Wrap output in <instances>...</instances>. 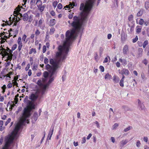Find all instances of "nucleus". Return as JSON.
Segmentation results:
<instances>
[{
	"label": "nucleus",
	"mask_w": 149,
	"mask_h": 149,
	"mask_svg": "<svg viewBox=\"0 0 149 149\" xmlns=\"http://www.w3.org/2000/svg\"><path fill=\"white\" fill-rule=\"evenodd\" d=\"M40 33V32L38 29H37L35 32V34H32L31 37H34L35 35L36 36H38Z\"/></svg>",
	"instance_id": "19"
},
{
	"label": "nucleus",
	"mask_w": 149,
	"mask_h": 149,
	"mask_svg": "<svg viewBox=\"0 0 149 149\" xmlns=\"http://www.w3.org/2000/svg\"><path fill=\"white\" fill-rule=\"evenodd\" d=\"M43 21L42 19H40L39 21V22H38L39 24L40 25H41Z\"/></svg>",
	"instance_id": "60"
},
{
	"label": "nucleus",
	"mask_w": 149,
	"mask_h": 149,
	"mask_svg": "<svg viewBox=\"0 0 149 149\" xmlns=\"http://www.w3.org/2000/svg\"><path fill=\"white\" fill-rule=\"evenodd\" d=\"M15 15V17H14L13 18V22H15V20H17V15Z\"/></svg>",
	"instance_id": "52"
},
{
	"label": "nucleus",
	"mask_w": 149,
	"mask_h": 149,
	"mask_svg": "<svg viewBox=\"0 0 149 149\" xmlns=\"http://www.w3.org/2000/svg\"><path fill=\"white\" fill-rule=\"evenodd\" d=\"M13 83V85L15 86H17L18 84L17 82L16 81L13 80L12 81Z\"/></svg>",
	"instance_id": "53"
},
{
	"label": "nucleus",
	"mask_w": 149,
	"mask_h": 149,
	"mask_svg": "<svg viewBox=\"0 0 149 149\" xmlns=\"http://www.w3.org/2000/svg\"><path fill=\"white\" fill-rule=\"evenodd\" d=\"M143 139L145 142H147L148 141V138L146 136H144L143 138Z\"/></svg>",
	"instance_id": "45"
},
{
	"label": "nucleus",
	"mask_w": 149,
	"mask_h": 149,
	"mask_svg": "<svg viewBox=\"0 0 149 149\" xmlns=\"http://www.w3.org/2000/svg\"><path fill=\"white\" fill-rule=\"evenodd\" d=\"M142 29V27L139 26H137L136 27V32L139 33L141 32Z\"/></svg>",
	"instance_id": "16"
},
{
	"label": "nucleus",
	"mask_w": 149,
	"mask_h": 149,
	"mask_svg": "<svg viewBox=\"0 0 149 149\" xmlns=\"http://www.w3.org/2000/svg\"><path fill=\"white\" fill-rule=\"evenodd\" d=\"M86 141V138L85 137H84L82 139L81 142L82 144H84L85 143Z\"/></svg>",
	"instance_id": "41"
},
{
	"label": "nucleus",
	"mask_w": 149,
	"mask_h": 149,
	"mask_svg": "<svg viewBox=\"0 0 149 149\" xmlns=\"http://www.w3.org/2000/svg\"><path fill=\"white\" fill-rule=\"evenodd\" d=\"M49 62V60L48 59L46 58H45L44 60V62L45 64H47Z\"/></svg>",
	"instance_id": "47"
},
{
	"label": "nucleus",
	"mask_w": 149,
	"mask_h": 149,
	"mask_svg": "<svg viewBox=\"0 0 149 149\" xmlns=\"http://www.w3.org/2000/svg\"><path fill=\"white\" fill-rule=\"evenodd\" d=\"M13 31V32H14V33H13L14 35L13 37H15L16 36V35L18 33V30L16 29L15 30H14Z\"/></svg>",
	"instance_id": "29"
},
{
	"label": "nucleus",
	"mask_w": 149,
	"mask_h": 149,
	"mask_svg": "<svg viewBox=\"0 0 149 149\" xmlns=\"http://www.w3.org/2000/svg\"><path fill=\"white\" fill-rule=\"evenodd\" d=\"M54 126H52L50 129L49 130V132L48 135L47 136V140L49 139V140H50L52 135L53 134L54 130Z\"/></svg>",
	"instance_id": "5"
},
{
	"label": "nucleus",
	"mask_w": 149,
	"mask_h": 149,
	"mask_svg": "<svg viewBox=\"0 0 149 149\" xmlns=\"http://www.w3.org/2000/svg\"><path fill=\"white\" fill-rule=\"evenodd\" d=\"M143 14V11L141 10L139 11L137 13V15L138 17L141 16Z\"/></svg>",
	"instance_id": "28"
},
{
	"label": "nucleus",
	"mask_w": 149,
	"mask_h": 149,
	"mask_svg": "<svg viewBox=\"0 0 149 149\" xmlns=\"http://www.w3.org/2000/svg\"><path fill=\"white\" fill-rule=\"evenodd\" d=\"M95 0H87L84 4L83 3L84 6V9L89 13L92 8Z\"/></svg>",
	"instance_id": "4"
},
{
	"label": "nucleus",
	"mask_w": 149,
	"mask_h": 149,
	"mask_svg": "<svg viewBox=\"0 0 149 149\" xmlns=\"http://www.w3.org/2000/svg\"><path fill=\"white\" fill-rule=\"evenodd\" d=\"M31 74H32L31 70H29V71L28 72V75L29 76H30L31 75Z\"/></svg>",
	"instance_id": "56"
},
{
	"label": "nucleus",
	"mask_w": 149,
	"mask_h": 149,
	"mask_svg": "<svg viewBox=\"0 0 149 149\" xmlns=\"http://www.w3.org/2000/svg\"><path fill=\"white\" fill-rule=\"evenodd\" d=\"M20 11V9H19L17 10H15L14 12V14H16L17 16H18L19 15V11Z\"/></svg>",
	"instance_id": "33"
},
{
	"label": "nucleus",
	"mask_w": 149,
	"mask_h": 149,
	"mask_svg": "<svg viewBox=\"0 0 149 149\" xmlns=\"http://www.w3.org/2000/svg\"><path fill=\"white\" fill-rule=\"evenodd\" d=\"M108 61V59L107 57H106L104 59L103 61V63H106Z\"/></svg>",
	"instance_id": "62"
},
{
	"label": "nucleus",
	"mask_w": 149,
	"mask_h": 149,
	"mask_svg": "<svg viewBox=\"0 0 149 149\" xmlns=\"http://www.w3.org/2000/svg\"><path fill=\"white\" fill-rule=\"evenodd\" d=\"M39 115H38V113L36 112H35L34 113L33 115V118L34 119L35 121L38 118V117L39 116Z\"/></svg>",
	"instance_id": "20"
},
{
	"label": "nucleus",
	"mask_w": 149,
	"mask_h": 149,
	"mask_svg": "<svg viewBox=\"0 0 149 149\" xmlns=\"http://www.w3.org/2000/svg\"><path fill=\"white\" fill-rule=\"evenodd\" d=\"M62 6L61 3H59L58 4L57 6V8L60 9H61L62 8Z\"/></svg>",
	"instance_id": "49"
},
{
	"label": "nucleus",
	"mask_w": 149,
	"mask_h": 149,
	"mask_svg": "<svg viewBox=\"0 0 149 149\" xmlns=\"http://www.w3.org/2000/svg\"><path fill=\"white\" fill-rule=\"evenodd\" d=\"M30 67V65L29 64H28L26 67L25 68V70H26L27 71L29 69V68Z\"/></svg>",
	"instance_id": "51"
},
{
	"label": "nucleus",
	"mask_w": 149,
	"mask_h": 149,
	"mask_svg": "<svg viewBox=\"0 0 149 149\" xmlns=\"http://www.w3.org/2000/svg\"><path fill=\"white\" fill-rule=\"evenodd\" d=\"M65 8H73V7H72V4H70V5H66Z\"/></svg>",
	"instance_id": "46"
},
{
	"label": "nucleus",
	"mask_w": 149,
	"mask_h": 149,
	"mask_svg": "<svg viewBox=\"0 0 149 149\" xmlns=\"http://www.w3.org/2000/svg\"><path fill=\"white\" fill-rule=\"evenodd\" d=\"M121 72H122V75L124 74L126 76L128 75L130 73L129 70L125 68L121 70Z\"/></svg>",
	"instance_id": "7"
},
{
	"label": "nucleus",
	"mask_w": 149,
	"mask_h": 149,
	"mask_svg": "<svg viewBox=\"0 0 149 149\" xmlns=\"http://www.w3.org/2000/svg\"><path fill=\"white\" fill-rule=\"evenodd\" d=\"M51 14L52 16H54L55 15V13L54 11H52L51 12Z\"/></svg>",
	"instance_id": "64"
},
{
	"label": "nucleus",
	"mask_w": 149,
	"mask_h": 149,
	"mask_svg": "<svg viewBox=\"0 0 149 149\" xmlns=\"http://www.w3.org/2000/svg\"><path fill=\"white\" fill-rule=\"evenodd\" d=\"M49 75L48 72H44L43 73V76L45 78H47Z\"/></svg>",
	"instance_id": "34"
},
{
	"label": "nucleus",
	"mask_w": 149,
	"mask_h": 149,
	"mask_svg": "<svg viewBox=\"0 0 149 149\" xmlns=\"http://www.w3.org/2000/svg\"><path fill=\"white\" fill-rule=\"evenodd\" d=\"M80 9L81 10L80 15L79 17L74 16L72 23H71L70 21H68V23L73 27V28L66 31V37H80L81 36V26L87 22L89 13L84 9L83 3L81 4Z\"/></svg>",
	"instance_id": "2"
},
{
	"label": "nucleus",
	"mask_w": 149,
	"mask_h": 149,
	"mask_svg": "<svg viewBox=\"0 0 149 149\" xmlns=\"http://www.w3.org/2000/svg\"><path fill=\"white\" fill-rule=\"evenodd\" d=\"M92 136V134H89L88 136H87V140H88L90 139V138Z\"/></svg>",
	"instance_id": "59"
},
{
	"label": "nucleus",
	"mask_w": 149,
	"mask_h": 149,
	"mask_svg": "<svg viewBox=\"0 0 149 149\" xmlns=\"http://www.w3.org/2000/svg\"><path fill=\"white\" fill-rule=\"evenodd\" d=\"M131 127H132L131 126H129L128 127H127V128H125L124 130V131L125 132H127L129 130H130L131 129Z\"/></svg>",
	"instance_id": "37"
},
{
	"label": "nucleus",
	"mask_w": 149,
	"mask_h": 149,
	"mask_svg": "<svg viewBox=\"0 0 149 149\" xmlns=\"http://www.w3.org/2000/svg\"><path fill=\"white\" fill-rule=\"evenodd\" d=\"M42 4L41 3V5H40L39 6H38L39 10L41 12L44 10L45 7V5H44L43 6H42Z\"/></svg>",
	"instance_id": "14"
},
{
	"label": "nucleus",
	"mask_w": 149,
	"mask_h": 149,
	"mask_svg": "<svg viewBox=\"0 0 149 149\" xmlns=\"http://www.w3.org/2000/svg\"><path fill=\"white\" fill-rule=\"evenodd\" d=\"M18 50L19 51L21 50V48H22V43H20L19 44H18Z\"/></svg>",
	"instance_id": "32"
},
{
	"label": "nucleus",
	"mask_w": 149,
	"mask_h": 149,
	"mask_svg": "<svg viewBox=\"0 0 149 149\" xmlns=\"http://www.w3.org/2000/svg\"><path fill=\"white\" fill-rule=\"evenodd\" d=\"M117 67H119L120 66V63L119 62H117L116 63Z\"/></svg>",
	"instance_id": "63"
},
{
	"label": "nucleus",
	"mask_w": 149,
	"mask_h": 149,
	"mask_svg": "<svg viewBox=\"0 0 149 149\" xmlns=\"http://www.w3.org/2000/svg\"><path fill=\"white\" fill-rule=\"evenodd\" d=\"M118 125L117 123H116L114 124L113 126V130L116 129L118 127Z\"/></svg>",
	"instance_id": "36"
},
{
	"label": "nucleus",
	"mask_w": 149,
	"mask_h": 149,
	"mask_svg": "<svg viewBox=\"0 0 149 149\" xmlns=\"http://www.w3.org/2000/svg\"><path fill=\"white\" fill-rule=\"evenodd\" d=\"M55 31V29L54 28H52L50 29V33L52 34Z\"/></svg>",
	"instance_id": "43"
},
{
	"label": "nucleus",
	"mask_w": 149,
	"mask_h": 149,
	"mask_svg": "<svg viewBox=\"0 0 149 149\" xmlns=\"http://www.w3.org/2000/svg\"><path fill=\"white\" fill-rule=\"evenodd\" d=\"M37 84L40 86H42L43 88V91H45L46 88L48 86L47 85H42V81L41 80H39L37 82Z\"/></svg>",
	"instance_id": "6"
},
{
	"label": "nucleus",
	"mask_w": 149,
	"mask_h": 149,
	"mask_svg": "<svg viewBox=\"0 0 149 149\" xmlns=\"http://www.w3.org/2000/svg\"><path fill=\"white\" fill-rule=\"evenodd\" d=\"M22 17V14L20 13H19V15H18V16H17V18H18V19H19V20H21L20 18Z\"/></svg>",
	"instance_id": "44"
},
{
	"label": "nucleus",
	"mask_w": 149,
	"mask_h": 149,
	"mask_svg": "<svg viewBox=\"0 0 149 149\" xmlns=\"http://www.w3.org/2000/svg\"><path fill=\"white\" fill-rule=\"evenodd\" d=\"M119 61L122 63V64L124 66H125L127 64V62L125 59H122L120 58L119 59Z\"/></svg>",
	"instance_id": "15"
},
{
	"label": "nucleus",
	"mask_w": 149,
	"mask_h": 149,
	"mask_svg": "<svg viewBox=\"0 0 149 149\" xmlns=\"http://www.w3.org/2000/svg\"><path fill=\"white\" fill-rule=\"evenodd\" d=\"M123 82H124V80L121 79L120 80L119 84H120V86L122 87H123L124 86Z\"/></svg>",
	"instance_id": "31"
},
{
	"label": "nucleus",
	"mask_w": 149,
	"mask_h": 149,
	"mask_svg": "<svg viewBox=\"0 0 149 149\" xmlns=\"http://www.w3.org/2000/svg\"><path fill=\"white\" fill-rule=\"evenodd\" d=\"M111 140L113 142V143H114L115 142V138L113 137H111Z\"/></svg>",
	"instance_id": "61"
},
{
	"label": "nucleus",
	"mask_w": 149,
	"mask_h": 149,
	"mask_svg": "<svg viewBox=\"0 0 149 149\" xmlns=\"http://www.w3.org/2000/svg\"><path fill=\"white\" fill-rule=\"evenodd\" d=\"M137 101L139 109L142 110L143 109L144 107L142 104L141 103V101L139 100H138Z\"/></svg>",
	"instance_id": "9"
},
{
	"label": "nucleus",
	"mask_w": 149,
	"mask_h": 149,
	"mask_svg": "<svg viewBox=\"0 0 149 149\" xmlns=\"http://www.w3.org/2000/svg\"><path fill=\"white\" fill-rule=\"evenodd\" d=\"M144 24L146 26H147L148 25H149V19H148L147 21H145Z\"/></svg>",
	"instance_id": "35"
},
{
	"label": "nucleus",
	"mask_w": 149,
	"mask_h": 149,
	"mask_svg": "<svg viewBox=\"0 0 149 149\" xmlns=\"http://www.w3.org/2000/svg\"><path fill=\"white\" fill-rule=\"evenodd\" d=\"M13 33H14V32H13V31L12 32H9L8 33L9 37H8L7 36H4L3 37H10L13 36H14V34Z\"/></svg>",
	"instance_id": "24"
},
{
	"label": "nucleus",
	"mask_w": 149,
	"mask_h": 149,
	"mask_svg": "<svg viewBox=\"0 0 149 149\" xmlns=\"http://www.w3.org/2000/svg\"><path fill=\"white\" fill-rule=\"evenodd\" d=\"M128 50V46L127 45H125L123 47V52L124 54L127 55V52Z\"/></svg>",
	"instance_id": "8"
},
{
	"label": "nucleus",
	"mask_w": 149,
	"mask_h": 149,
	"mask_svg": "<svg viewBox=\"0 0 149 149\" xmlns=\"http://www.w3.org/2000/svg\"><path fill=\"white\" fill-rule=\"evenodd\" d=\"M29 16L27 13H24L22 15V19L24 21L27 20L29 18Z\"/></svg>",
	"instance_id": "11"
},
{
	"label": "nucleus",
	"mask_w": 149,
	"mask_h": 149,
	"mask_svg": "<svg viewBox=\"0 0 149 149\" xmlns=\"http://www.w3.org/2000/svg\"><path fill=\"white\" fill-rule=\"evenodd\" d=\"M128 142V140L125 139L121 141L120 143V146L122 147L126 144Z\"/></svg>",
	"instance_id": "10"
},
{
	"label": "nucleus",
	"mask_w": 149,
	"mask_h": 149,
	"mask_svg": "<svg viewBox=\"0 0 149 149\" xmlns=\"http://www.w3.org/2000/svg\"><path fill=\"white\" fill-rule=\"evenodd\" d=\"M46 50V47L45 45H44L42 47V52L43 53L45 52Z\"/></svg>",
	"instance_id": "40"
},
{
	"label": "nucleus",
	"mask_w": 149,
	"mask_h": 149,
	"mask_svg": "<svg viewBox=\"0 0 149 149\" xmlns=\"http://www.w3.org/2000/svg\"><path fill=\"white\" fill-rule=\"evenodd\" d=\"M17 47V45L16 44L14 45L12 47V50H14Z\"/></svg>",
	"instance_id": "50"
},
{
	"label": "nucleus",
	"mask_w": 149,
	"mask_h": 149,
	"mask_svg": "<svg viewBox=\"0 0 149 149\" xmlns=\"http://www.w3.org/2000/svg\"><path fill=\"white\" fill-rule=\"evenodd\" d=\"M145 8L146 10L149 8V2L146 1L145 2Z\"/></svg>",
	"instance_id": "21"
},
{
	"label": "nucleus",
	"mask_w": 149,
	"mask_h": 149,
	"mask_svg": "<svg viewBox=\"0 0 149 149\" xmlns=\"http://www.w3.org/2000/svg\"><path fill=\"white\" fill-rule=\"evenodd\" d=\"M94 123L96 125V126L97 128H99L100 127L99 124L97 121H95L94 122Z\"/></svg>",
	"instance_id": "39"
},
{
	"label": "nucleus",
	"mask_w": 149,
	"mask_h": 149,
	"mask_svg": "<svg viewBox=\"0 0 149 149\" xmlns=\"http://www.w3.org/2000/svg\"><path fill=\"white\" fill-rule=\"evenodd\" d=\"M138 38H135L133 39V43H134V42H136L138 40Z\"/></svg>",
	"instance_id": "58"
},
{
	"label": "nucleus",
	"mask_w": 149,
	"mask_h": 149,
	"mask_svg": "<svg viewBox=\"0 0 149 149\" xmlns=\"http://www.w3.org/2000/svg\"><path fill=\"white\" fill-rule=\"evenodd\" d=\"M100 71L102 72H103L104 71V67L102 66H100Z\"/></svg>",
	"instance_id": "48"
},
{
	"label": "nucleus",
	"mask_w": 149,
	"mask_h": 149,
	"mask_svg": "<svg viewBox=\"0 0 149 149\" xmlns=\"http://www.w3.org/2000/svg\"><path fill=\"white\" fill-rule=\"evenodd\" d=\"M112 76L109 73H107L105 75L104 78L105 79H111Z\"/></svg>",
	"instance_id": "18"
},
{
	"label": "nucleus",
	"mask_w": 149,
	"mask_h": 149,
	"mask_svg": "<svg viewBox=\"0 0 149 149\" xmlns=\"http://www.w3.org/2000/svg\"><path fill=\"white\" fill-rule=\"evenodd\" d=\"M9 20L10 21V24H9V23L7 21L6 22L7 23L8 25H11L13 23L12 20L11 19V17H10L9 18Z\"/></svg>",
	"instance_id": "25"
},
{
	"label": "nucleus",
	"mask_w": 149,
	"mask_h": 149,
	"mask_svg": "<svg viewBox=\"0 0 149 149\" xmlns=\"http://www.w3.org/2000/svg\"><path fill=\"white\" fill-rule=\"evenodd\" d=\"M38 97V96L36 94H32L31 96V99L32 100H36Z\"/></svg>",
	"instance_id": "13"
},
{
	"label": "nucleus",
	"mask_w": 149,
	"mask_h": 149,
	"mask_svg": "<svg viewBox=\"0 0 149 149\" xmlns=\"http://www.w3.org/2000/svg\"><path fill=\"white\" fill-rule=\"evenodd\" d=\"M10 121H11L10 118H8L7 121L6 122V123H5V125L6 126L8 124V123L10 122Z\"/></svg>",
	"instance_id": "42"
},
{
	"label": "nucleus",
	"mask_w": 149,
	"mask_h": 149,
	"mask_svg": "<svg viewBox=\"0 0 149 149\" xmlns=\"http://www.w3.org/2000/svg\"><path fill=\"white\" fill-rule=\"evenodd\" d=\"M65 38V40L63 42V45H60L58 47V51L56 54V58L50 59V63L53 67L48 64L46 66V69L50 74L49 81V83L52 82L54 78L56 77L55 75L56 69L59 67L60 62L66 58L70 46L75 38Z\"/></svg>",
	"instance_id": "1"
},
{
	"label": "nucleus",
	"mask_w": 149,
	"mask_h": 149,
	"mask_svg": "<svg viewBox=\"0 0 149 149\" xmlns=\"http://www.w3.org/2000/svg\"><path fill=\"white\" fill-rule=\"evenodd\" d=\"M57 3H58L57 1H54L53 2V4H52L53 6L55 8L56 7L57 5Z\"/></svg>",
	"instance_id": "38"
},
{
	"label": "nucleus",
	"mask_w": 149,
	"mask_h": 149,
	"mask_svg": "<svg viewBox=\"0 0 149 149\" xmlns=\"http://www.w3.org/2000/svg\"><path fill=\"white\" fill-rule=\"evenodd\" d=\"M144 21L143 19H141L139 21V24L140 25H142L143 23L144 24Z\"/></svg>",
	"instance_id": "26"
},
{
	"label": "nucleus",
	"mask_w": 149,
	"mask_h": 149,
	"mask_svg": "<svg viewBox=\"0 0 149 149\" xmlns=\"http://www.w3.org/2000/svg\"><path fill=\"white\" fill-rule=\"evenodd\" d=\"M12 83H9L8 84V85H7V87H8V88H10L11 87H12Z\"/></svg>",
	"instance_id": "55"
},
{
	"label": "nucleus",
	"mask_w": 149,
	"mask_h": 149,
	"mask_svg": "<svg viewBox=\"0 0 149 149\" xmlns=\"http://www.w3.org/2000/svg\"><path fill=\"white\" fill-rule=\"evenodd\" d=\"M37 67H38L37 65H34L33 68H32V70H36V68H37Z\"/></svg>",
	"instance_id": "57"
},
{
	"label": "nucleus",
	"mask_w": 149,
	"mask_h": 149,
	"mask_svg": "<svg viewBox=\"0 0 149 149\" xmlns=\"http://www.w3.org/2000/svg\"><path fill=\"white\" fill-rule=\"evenodd\" d=\"M33 52L34 54H35L36 53V49L32 48L30 50L29 53V54H31Z\"/></svg>",
	"instance_id": "22"
},
{
	"label": "nucleus",
	"mask_w": 149,
	"mask_h": 149,
	"mask_svg": "<svg viewBox=\"0 0 149 149\" xmlns=\"http://www.w3.org/2000/svg\"><path fill=\"white\" fill-rule=\"evenodd\" d=\"M128 19L129 21H132L133 19V15H130L128 17Z\"/></svg>",
	"instance_id": "23"
},
{
	"label": "nucleus",
	"mask_w": 149,
	"mask_h": 149,
	"mask_svg": "<svg viewBox=\"0 0 149 149\" xmlns=\"http://www.w3.org/2000/svg\"><path fill=\"white\" fill-rule=\"evenodd\" d=\"M13 40L11 39L10 41L9 42L8 39H5V38H1L0 39V42L1 44L0 47V54L3 57H6L10 61L12 58L13 54L11 53L12 51L10 49L7 47L6 49L3 47H4L6 43L8 42L9 44H10L13 43Z\"/></svg>",
	"instance_id": "3"
},
{
	"label": "nucleus",
	"mask_w": 149,
	"mask_h": 149,
	"mask_svg": "<svg viewBox=\"0 0 149 149\" xmlns=\"http://www.w3.org/2000/svg\"><path fill=\"white\" fill-rule=\"evenodd\" d=\"M113 81H114L115 83H118L120 79L116 75H114L113 76Z\"/></svg>",
	"instance_id": "12"
},
{
	"label": "nucleus",
	"mask_w": 149,
	"mask_h": 149,
	"mask_svg": "<svg viewBox=\"0 0 149 149\" xmlns=\"http://www.w3.org/2000/svg\"><path fill=\"white\" fill-rule=\"evenodd\" d=\"M141 143L139 140H137L136 143V145L137 147L139 148L140 146Z\"/></svg>",
	"instance_id": "27"
},
{
	"label": "nucleus",
	"mask_w": 149,
	"mask_h": 149,
	"mask_svg": "<svg viewBox=\"0 0 149 149\" xmlns=\"http://www.w3.org/2000/svg\"><path fill=\"white\" fill-rule=\"evenodd\" d=\"M19 20H19V19H18L17 18V20H15L14 22V25L15 26H16L17 23L19 21Z\"/></svg>",
	"instance_id": "54"
},
{
	"label": "nucleus",
	"mask_w": 149,
	"mask_h": 149,
	"mask_svg": "<svg viewBox=\"0 0 149 149\" xmlns=\"http://www.w3.org/2000/svg\"><path fill=\"white\" fill-rule=\"evenodd\" d=\"M56 23L55 20V19H52L50 20L49 21V25L51 26H54Z\"/></svg>",
	"instance_id": "17"
},
{
	"label": "nucleus",
	"mask_w": 149,
	"mask_h": 149,
	"mask_svg": "<svg viewBox=\"0 0 149 149\" xmlns=\"http://www.w3.org/2000/svg\"><path fill=\"white\" fill-rule=\"evenodd\" d=\"M148 40L145 41L143 44V48H145L146 46L148 45Z\"/></svg>",
	"instance_id": "30"
}]
</instances>
